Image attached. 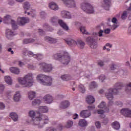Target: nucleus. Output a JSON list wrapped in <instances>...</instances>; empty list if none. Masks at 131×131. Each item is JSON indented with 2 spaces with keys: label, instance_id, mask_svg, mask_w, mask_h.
<instances>
[{
  "label": "nucleus",
  "instance_id": "nucleus-1",
  "mask_svg": "<svg viewBox=\"0 0 131 131\" xmlns=\"http://www.w3.org/2000/svg\"><path fill=\"white\" fill-rule=\"evenodd\" d=\"M29 115L32 118L31 123L34 125H38L39 128H41L45 124L49 123V118L45 115H41L37 111H31Z\"/></svg>",
  "mask_w": 131,
  "mask_h": 131
},
{
  "label": "nucleus",
  "instance_id": "nucleus-2",
  "mask_svg": "<svg viewBox=\"0 0 131 131\" xmlns=\"http://www.w3.org/2000/svg\"><path fill=\"white\" fill-rule=\"evenodd\" d=\"M115 89H108L105 93V97L108 100V105L112 106L114 101V97L113 95H117L119 92V90H121L123 88V84L122 83H116L115 84Z\"/></svg>",
  "mask_w": 131,
  "mask_h": 131
},
{
  "label": "nucleus",
  "instance_id": "nucleus-3",
  "mask_svg": "<svg viewBox=\"0 0 131 131\" xmlns=\"http://www.w3.org/2000/svg\"><path fill=\"white\" fill-rule=\"evenodd\" d=\"M18 82L26 88H30L33 83V76L32 73L28 74L24 78H18Z\"/></svg>",
  "mask_w": 131,
  "mask_h": 131
},
{
  "label": "nucleus",
  "instance_id": "nucleus-4",
  "mask_svg": "<svg viewBox=\"0 0 131 131\" xmlns=\"http://www.w3.org/2000/svg\"><path fill=\"white\" fill-rule=\"evenodd\" d=\"M62 53H56L53 56L55 60H58L64 65H67L70 62V56L67 52H63V55H62Z\"/></svg>",
  "mask_w": 131,
  "mask_h": 131
},
{
  "label": "nucleus",
  "instance_id": "nucleus-5",
  "mask_svg": "<svg viewBox=\"0 0 131 131\" xmlns=\"http://www.w3.org/2000/svg\"><path fill=\"white\" fill-rule=\"evenodd\" d=\"M37 80L43 85H52L53 79L51 77L46 76L42 74H39L37 76Z\"/></svg>",
  "mask_w": 131,
  "mask_h": 131
},
{
  "label": "nucleus",
  "instance_id": "nucleus-6",
  "mask_svg": "<svg viewBox=\"0 0 131 131\" xmlns=\"http://www.w3.org/2000/svg\"><path fill=\"white\" fill-rule=\"evenodd\" d=\"M50 22L53 25H55V24H57L58 22V24L60 26L66 30V31H68L69 30V27H68V26H67V24L65 23L63 20H59L58 19V17L57 16H53V17H51L50 20Z\"/></svg>",
  "mask_w": 131,
  "mask_h": 131
},
{
  "label": "nucleus",
  "instance_id": "nucleus-7",
  "mask_svg": "<svg viewBox=\"0 0 131 131\" xmlns=\"http://www.w3.org/2000/svg\"><path fill=\"white\" fill-rule=\"evenodd\" d=\"M64 41L70 47H71V46L77 45L80 49H83L84 46H85V43L82 40H78L76 41L72 39H64Z\"/></svg>",
  "mask_w": 131,
  "mask_h": 131
},
{
  "label": "nucleus",
  "instance_id": "nucleus-8",
  "mask_svg": "<svg viewBox=\"0 0 131 131\" xmlns=\"http://www.w3.org/2000/svg\"><path fill=\"white\" fill-rule=\"evenodd\" d=\"M81 8L87 13V14H93L95 10H94V7L92 5H90V4L88 3H83L81 5Z\"/></svg>",
  "mask_w": 131,
  "mask_h": 131
},
{
  "label": "nucleus",
  "instance_id": "nucleus-9",
  "mask_svg": "<svg viewBox=\"0 0 131 131\" xmlns=\"http://www.w3.org/2000/svg\"><path fill=\"white\" fill-rule=\"evenodd\" d=\"M38 68L41 71L44 72H50L53 70V67L51 64H47L45 62H41L38 64Z\"/></svg>",
  "mask_w": 131,
  "mask_h": 131
},
{
  "label": "nucleus",
  "instance_id": "nucleus-10",
  "mask_svg": "<svg viewBox=\"0 0 131 131\" xmlns=\"http://www.w3.org/2000/svg\"><path fill=\"white\" fill-rule=\"evenodd\" d=\"M98 108H100L101 109H104L103 110H97V113L98 114H101L100 116L105 117V115H104V113L105 112H109V108L108 107H106V103L104 101H102L99 105Z\"/></svg>",
  "mask_w": 131,
  "mask_h": 131
},
{
  "label": "nucleus",
  "instance_id": "nucleus-11",
  "mask_svg": "<svg viewBox=\"0 0 131 131\" xmlns=\"http://www.w3.org/2000/svg\"><path fill=\"white\" fill-rule=\"evenodd\" d=\"M89 110L82 111L80 113V116L83 118H88L91 116V110H94L95 109V105L89 106L88 107Z\"/></svg>",
  "mask_w": 131,
  "mask_h": 131
},
{
  "label": "nucleus",
  "instance_id": "nucleus-12",
  "mask_svg": "<svg viewBox=\"0 0 131 131\" xmlns=\"http://www.w3.org/2000/svg\"><path fill=\"white\" fill-rule=\"evenodd\" d=\"M3 22L6 24H8L9 22H11L13 29H17L18 28V26L16 24V22L14 21V20H12V17L9 15L4 17Z\"/></svg>",
  "mask_w": 131,
  "mask_h": 131
},
{
  "label": "nucleus",
  "instance_id": "nucleus-13",
  "mask_svg": "<svg viewBox=\"0 0 131 131\" xmlns=\"http://www.w3.org/2000/svg\"><path fill=\"white\" fill-rule=\"evenodd\" d=\"M24 55L26 56V55H28L29 57H33V58H35L39 61V60H41L43 58V56L42 54H34L31 51H28L27 50L26 51V52L24 53Z\"/></svg>",
  "mask_w": 131,
  "mask_h": 131
},
{
  "label": "nucleus",
  "instance_id": "nucleus-14",
  "mask_svg": "<svg viewBox=\"0 0 131 131\" xmlns=\"http://www.w3.org/2000/svg\"><path fill=\"white\" fill-rule=\"evenodd\" d=\"M86 41H87L88 45L90 46V48H91V49L97 48V43L94 38L93 37H88L86 38Z\"/></svg>",
  "mask_w": 131,
  "mask_h": 131
},
{
  "label": "nucleus",
  "instance_id": "nucleus-15",
  "mask_svg": "<svg viewBox=\"0 0 131 131\" xmlns=\"http://www.w3.org/2000/svg\"><path fill=\"white\" fill-rule=\"evenodd\" d=\"M63 4L69 8H75V2L73 0H62Z\"/></svg>",
  "mask_w": 131,
  "mask_h": 131
},
{
  "label": "nucleus",
  "instance_id": "nucleus-16",
  "mask_svg": "<svg viewBox=\"0 0 131 131\" xmlns=\"http://www.w3.org/2000/svg\"><path fill=\"white\" fill-rule=\"evenodd\" d=\"M17 22L19 25H25L26 23L29 22V18L28 17H18Z\"/></svg>",
  "mask_w": 131,
  "mask_h": 131
},
{
  "label": "nucleus",
  "instance_id": "nucleus-17",
  "mask_svg": "<svg viewBox=\"0 0 131 131\" xmlns=\"http://www.w3.org/2000/svg\"><path fill=\"white\" fill-rule=\"evenodd\" d=\"M121 113L126 117L131 118V110L128 108H123L121 110Z\"/></svg>",
  "mask_w": 131,
  "mask_h": 131
},
{
  "label": "nucleus",
  "instance_id": "nucleus-18",
  "mask_svg": "<svg viewBox=\"0 0 131 131\" xmlns=\"http://www.w3.org/2000/svg\"><path fill=\"white\" fill-rule=\"evenodd\" d=\"M70 106V102L67 100H64L60 104V107L61 109H66V108H68V106Z\"/></svg>",
  "mask_w": 131,
  "mask_h": 131
},
{
  "label": "nucleus",
  "instance_id": "nucleus-19",
  "mask_svg": "<svg viewBox=\"0 0 131 131\" xmlns=\"http://www.w3.org/2000/svg\"><path fill=\"white\" fill-rule=\"evenodd\" d=\"M44 101L47 104H50L53 101V97L50 95H47L44 97Z\"/></svg>",
  "mask_w": 131,
  "mask_h": 131
},
{
  "label": "nucleus",
  "instance_id": "nucleus-20",
  "mask_svg": "<svg viewBox=\"0 0 131 131\" xmlns=\"http://www.w3.org/2000/svg\"><path fill=\"white\" fill-rule=\"evenodd\" d=\"M61 17L64 18L71 19V15L69 12L63 10L61 11Z\"/></svg>",
  "mask_w": 131,
  "mask_h": 131
},
{
  "label": "nucleus",
  "instance_id": "nucleus-21",
  "mask_svg": "<svg viewBox=\"0 0 131 131\" xmlns=\"http://www.w3.org/2000/svg\"><path fill=\"white\" fill-rule=\"evenodd\" d=\"M15 33H14V32L12 31V30L11 29H7L6 31V37L8 38V39H11V37L12 36H14L15 35Z\"/></svg>",
  "mask_w": 131,
  "mask_h": 131
},
{
  "label": "nucleus",
  "instance_id": "nucleus-22",
  "mask_svg": "<svg viewBox=\"0 0 131 131\" xmlns=\"http://www.w3.org/2000/svg\"><path fill=\"white\" fill-rule=\"evenodd\" d=\"M104 5L103 6L104 9L106 11H109V8L111 5V0H103Z\"/></svg>",
  "mask_w": 131,
  "mask_h": 131
},
{
  "label": "nucleus",
  "instance_id": "nucleus-23",
  "mask_svg": "<svg viewBox=\"0 0 131 131\" xmlns=\"http://www.w3.org/2000/svg\"><path fill=\"white\" fill-rule=\"evenodd\" d=\"M13 99L15 102H19L20 101V99H21V94H20V92L17 91L16 92Z\"/></svg>",
  "mask_w": 131,
  "mask_h": 131
},
{
  "label": "nucleus",
  "instance_id": "nucleus-24",
  "mask_svg": "<svg viewBox=\"0 0 131 131\" xmlns=\"http://www.w3.org/2000/svg\"><path fill=\"white\" fill-rule=\"evenodd\" d=\"M86 101L88 104H93V103H95V98L91 95H89L87 96Z\"/></svg>",
  "mask_w": 131,
  "mask_h": 131
},
{
  "label": "nucleus",
  "instance_id": "nucleus-25",
  "mask_svg": "<svg viewBox=\"0 0 131 131\" xmlns=\"http://www.w3.org/2000/svg\"><path fill=\"white\" fill-rule=\"evenodd\" d=\"M45 39L46 41L49 42V43H56V42H57V40L56 39L48 36L45 37Z\"/></svg>",
  "mask_w": 131,
  "mask_h": 131
},
{
  "label": "nucleus",
  "instance_id": "nucleus-26",
  "mask_svg": "<svg viewBox=\"0 0 131 131\" xmlns=\"http://www.w3.org/2000/svg\"><path fill=\"white\" fill-rule=\"evenodd\" d=\"M49 8H50V9L52 10H54V11H57V10H58L59 9L58 5H57V4L54 2H51L50 3Z\"/></svg>",
  "mask_w": 131,
  "mask_h": 131
},
{
  "label": "nucleus",
  "instance_id": "nucleus-27",
  "mask_svg": "<svg viewBox=\"0 0 131 131\" xmlns=\"http://www.w3.org/2000/svg\"><path fill=\"white\" fill-rule=\"evenodd\" d=\"M10 70L12 73H14V74H19L20 73V70L18 69V68H11Z\"/></svg>",
  "mask_w": 131,
  "mask_h": 131
},
{
  "label": "nucleus",
  "instance_id": "nucleus-28",
  "mask_svg": "<svg viewBox=\"0 0 131 131\" xmlns=\"http://www.w3.org/2000/svg\"><path fill=\"white\" fill-rule=\"evenodd\" d=\"M5 81L8 83V84H9L10 85L13 83L12 78L9 76H6L5 77Z\"/></svg>",
  "mask_w": 131,
  "mask_h": 131
},
{
  "label": "nucleus",
  "instance_id": "nucleus-29",
  "mask_svg": "<svg viewBox=\"0 0 131 131\" xmlns=\"http://www.w3.org/2000/svg\"><path fill=\"white\" fill-rule=\"evenodd\" d=\"M39 112H41L42 113H46L48 112V111H49V108H48V107L47 106H40L39 107Z\"/></svg>",
  "mask_w": 131,
  "mask_h": 131
},
{
  "label": "nucleus",
  "instance_id": "nucleus-30",
  "mask_svg": "<svg viewBox=\"0 0 131 131\" xmlns=\"http://www.w3.org/2000/svg\"><path fill=\"white\" fill-rule=\"evenodd\" d=\"M112 126L115 129H119L120 128V124L117 121H115L112 124Z\"/></svg>",
  "mask_w": 131,
  "mask_h": 131
},
{
  "label": "nucleus",
  "instance_id": "nucleus-31",
  "mask_svg": "<svg viewBox=\"0 0 131 131\" xmlns=\"http://www.w3.org/2000/svg\"><path fill=\"white\" fill-rule=\"evenodd\" d=\"M61 78L64 81H68V80H70V79H71V76L69 75H63L61 76Z\"/></svg>",
  "mask_w": 131,
  "mask_h": 131
},
{
  "label": "nucleus",
  "instance_id": "nucleus-32",
  "mask_svg": "<svg viewBox=\"0 0 131 131\" xmlns=\"http://www.w3.org/2000/svg\"><path fill=\"white\" fill-rule=\"evenodd\" d=\"M43 28L46 31H53V30H54V29L51 28V27H50L48 24H45L43 25Z\"/></svg>",
  "mask_w": 131,
  "mask_h": 131
},
{
  "label": "nucleus",
  "instance_id": "nucleus-33",
  "mask_svg": "<svg viewBox=\"0 0 131 131\" xmlns=\"http://www.w3.org/2000/svg\"><path fill=\"white\" fill-rule=\"evenodd\" d=\"M78 125H80V126H86L88 123H86V121H85V120L81 119L79 121Z\"/></svg>",
  "mask_w": 131,
  "mask_h": 131
},
{
  "label": "nucleus",
  "instance_id": "nucleus-34",
  "mask_svg": "<svg viewBox=\"0 0 131 131\" xmlns=\"http://www.w3.org/2000/svg\"><path fill=\"white\" fill-rule=\"evenodd\" d=\"M13 120L14 121H17L18 120V115L15 113H11L10 116Z\"/></svg>",
  "mask_w": 131,
  "mask_h": 131
},
{
  "label": "nucleus",
  "instance_id": "nucleus-35",
  "mask_svg": "<svg viewBox=\"0 0 131 131\" xmlns=\"http://www.w3.org/2000/svg\"><path fill=\"white\" fill-rule=\"evenodd\" d=\"M35 97V92L30 91L28 93V98L29 100H32Z\"/></svg>",
  "mask_w": 131,
  "mask_h": 131
},
{
  "label": "nucleus",
  "instance_id": "nucleus-36",
  "mask_svg": "<svg viewBox=\"0 0 131 131\" xmlns=\"http://www.w3.org/2000/svg\"><path fill=\"white\" fill-rule=\"evenodd\" d=\"M25 45H27V43H31V42H34V39H25L23 41Z\"/></svg>",
  "mask_w": 131,
  "mask_h": 131
},
{
  "label": "nucleus",
  "instance_id": "nucleus-37",
  "mask_svg": "<svg viewBox=\"0 0 131 131\" xmlns=\"http://www.w3.org/2000/svg\"><path fill=\"white\" fill-rule=\"evenodd\" d=\"M98 86V84L95 81H93L91 83L89 88L90 90H93V89H96Z\"/></svg>",
  "mask_w": 131,
  "mask_h": 131
},
{
  "label": "nucleus",
  "instance_id": "nucleus-38",
  "mask_svg": "<svg viewBox=\"0 0 131 131\" xmlns=\"http://www.w3.org/2000/svg\"><path fill=\"white\" fill-rule=\"evenodd\" d=\"M125 92L128 94L129 93H131V82L129 83L126 85Z\"/></svg>",
  "mask_w": 131,
  "mask_h": 131
},
{
  "label": "nucleus",
  "instance_id": "nucleus-39",
  "mask_svg": "<svg viewBox=\"0 0 131 131\" xmlns=\"http://www.w3.org/2000/svg\"><path fill=\"white\" fill-rule=\"evenodd\" d=\"M24 10H29L30 8V4L28 2H25L24 3Z\"/></svg>",
  "mask_w": 131,
  "mask_h": 131
},
{
  "label": "nucleus",
  "instance_id": "nucleus-40",
  "mask_svg": "<svg viewBox=\"0 0 131 131\" xmlns=\"http://www.w3.org/2000/svg\"><path fill=\"white\" fill-rule=\"evenodd\" d=\"M73 125V122L72 121H68L66 125V127L67 128H70Z\"/></svg>",
  "mask_w": 131,
  "mask_h": 131
},
{
  "label": "nucleus",
  "instance_id": "nucleus-41",
  "mask_svg": "<svg viewBox=\"0 0 131 131\" xmlns=\"http://www.w3.org/2000/svg\"><path fill=\"white\" fill-rule=\"evenodd\" d=\"M80 31L83 34H89V33L86 31L84 27H80Z\"/></svg>",
  "mask_w": 131,
  "mask_h": 131
},
{
  "label": "nucleus",
  "instance_id": "nucleus-42",
  "mask_svg": "<svg viewBox=\"0 0 131 131\" xmlns=\"http://www.w3.org/2000/svg\"><path fill=\"white\" fill-rule=\"evenodd\" d=\"M41 103V101L39 99H35L34 101L32 102V104L34 106H35V105H39Z\"/></svg>",
  "mask_w": 131,
  "mask_h": 131
},
{
  "label": "nucleus",
  "instance_id": "nucleus-43",
  "mask_svg": "<svg viewBox=\"0 0 131 131\" xmlns=\"http://www.w3.org/2000/svg\"><path fill=\"white\" fill-rule=\"evenodd\" d=\"M79 90L81 92V93H84L85 92V88H84V86L82 84H80L78 86Z\"/></svg>",
  "mask_w": 131,
  "mask_h": 131
},
{
  "label": "nucleus",
  "instance_id": "nucleus-44",
  "mask_svg": "<svg viewBox=\"0 0 131 131\" xmlns=\"http://www.w3.org/2000/svg\"><path fill=\"white\" fill-rule=\"evenodd\" d=\"M100 117H101V118H103L102 120V123H103V124H107V123L109 122V120L108 119V118H105V117H101V115H100Z\"/></svg>",
  "mask_w": 131,
  "mask_h": 131
},
{
  "label": "nucleus",
  "instance_id": "nucleus-45",
  "mask_svg": "<svg viewBox=\"0 0 131 131\" xmlns=\"http://www.w3.org/2000/svg\"><path fill=\"white\" fill-rule=\"evenodd\" d=\"M126 17H127V12L126 11H124L122 14L121 18L123 20H124V19L126 18Z\"/></svg>",
  "mask_w": 131,
  "mask_h": 131
},
{
  "label": "nucleus",
  "instance_id": "nucleus-46",
  "mask_svg": "<svg viewBox=\"0 0 131 131\" xmlns=\"http://www.w3.org/2000/svg\"><path fill=\"white\" fill-rule=\"evenodd\" d=\"M118 68V67L114 63L112 64V65L110 66V69L111 70H115V69H117Z\"/></svg>",
  "mask_w": 131,
  "mask_h": 131
},
{
  "label": "nucleus",
  "instance_id": "nucleus-47",
  "mask_svg": "<svg viewBox=\"0 0 131 131\" xmlns=\"http://www.w3.org/2000/svg\"><path fill=\"white\" fill-rule=\"evenodd\" d=\"M99 79L101 81V82H103L105 79H106V76H104V74L101 75L99 77Z\"/></svg>",
  "mask_w": 131,
  "mask_h": 131
},
{
  "label": "nucleus",
  "instance_id": "nucleus-48",
  "mask_svg": "<svg viewBox=\"0 0 131 131\" xmlns=\"http://www.w3.org/2000/svg\"><path fill=\"white\" fill-rule=\"evenodd\" d=\"M46 131H57V129L53 127H49L46 128Z\"/></svg>",
  "mask_w": 131,
  "mask_h": 131
},
{
  "label": "nucleus",
  "instance_id": "nucleus-49",
  "mask_svg": "<svg viewBox=\"0 0 131 131\" xmlns=\"http://www.w3.org/2000/svg\"><path fill=\"white\" fill-rule=\"evenodd\" d=\"M30 14H31L33 18H34V17H35V10H33V11L31 12V13L29 12H28V15H29Z\"/></svg>",
  "mask_w": 131,
  "mask_h": 131
},
{
  "label": "nucleus",
  "instance_id": "nucleus-50",
  "mask_svg": "<svg viewBox=\"0 0 131 131\" xmlns=\"http://www.w3.org/2000/svg\"><path fill=\"white\" fill-rule=\"evenodd\" d=\"M115 105H117V106H119V107L122 106V102L120 101H117L115 102Z\"/></svg>",
  "mask_w": 131,
  "mask_h": 131
},
{
  "label": "nucleus",
  "instance_id": "nucleus-51",
  "mask_svg": "<svg viewBox=\"0 0 131 131\" xmlns=\"http://www.w3.org/2000/svg\"><path fill=\"white\" fill-rule=\"evenodd\" d=\"M95 125L97 128H100V127H101V123H100V122H96Z\"/></svg>",
  "mask_w": 131,
  "mask_h": 131
},
{
  "label": "nucleus",
  "instance_id": "nucleus-52",
  "mask_svg": "<svg viewBox=\"0 0 131 131\" xmlns=\"http://www.w3.org/2000/svg\"><path fill=\"white\" fill-rule=\"evenodd\" d=\"M39 33L40 35H43L45 34V31L41 29H39Z\"/></svg>",
  "mask_w": 131,
  "mask_h": 131
},
{
  "label": "nucleus",
  "instance_id": "nucleus-53",
  "mask_svg": "<svg viewBox=\"0 0 131 131\" xmlns=\"http://www.w3.org/2000/svg\"><path fill=\"white\" fill-rule=\"evenodd\" d=\"M5 108V104H4L2 102H0V109L1 110H4Z\"/></svg>",
  "mask_w": 131,
  "mask_h": 131
},
{
  "label": "nucleus",
  "instance_id": "nucleus-54",
  "mask_svg": "<svg viewBox=\"0 0 131 131\" xmlns=\"http://www.w3.org/2000/svg\"><path fill=\"white\" fill-rule=\"evenodd\" d=\"M110 31H111V30L110 29H106L104 30V33L106 34H109L110 33Z\"/></svg>",
  "mask_w": 131,
  "mask_h": 131
},
{
  "label": "nucleus",
  "instance_id": "nucleus-55",
  "mask_svg": "<svg viewBox=\"0 0 131 131\" xmlns=\"http://www.w3.org/2000/svg\"><path fill=\"white\" fill-rule=\"evenodd\" d=\"M28 68L29 69H31L32 70H34V69H35V68L34 67V66H33V65H29L28 66Z\"/></svg>",
  "mask_w": 131,
  "mask_h": 131
},
{
  "label": "nucleus",
  "instance_id": "nucleus-56",
  "mask_svg": "<svg viewBox=\"0 0 131 131\" xmlns=\"http://www.w3.org/2000/svg\"><path fill=\"white\" fill-rule=\"evenodd\" d=\"M73 118L74 119H76L77 118H78V115L77 114H74L73 116Z\"/></svg>",
  "mask_w": 131,
  "mask_h": 131
},
{
  "label": "nucleus",
  "instance_id": "nucleus-57",
  "mask_svg": "<svg viewBox=\"0 0 131 131\" xmlns=\"http://www.w3.org/2000/svg\"><path fill=\"white\" fill-rule=\"evenodd\" d=\"M5 90V86L3 84H0V91H4Z\"/></svg>",
  "mask_w": 131,
  "mask_h": 131
},
{
  "label": "nucleus",
  "instance_id": "nucleus-58",
  "mask_svg": "<svg viewBox=\"0 0 131 131\" xmlns=\"http://www.w3.org/2000/svg\"><path fill=\"white\" fill-rule=\"evenodd\" d=\"M57 33L59 35H62V34H64V32H63V31L60 30L58 31Z\"/></svg>",
  "mask_w": 131,
  "mask_h": 131
},
{
  "label": "nucleus",
  "instance_id": "nucleus-59",
  "mask_svg": "<svg viewBox=\"0 0 131 131\" xmlns=\"http://www.w3.org/2000/svg\"><path fill=\"white\" fill-rule=\"evenodd\" d=\"M98 65L101 67H102V66L104 65V62H103L102 61H100L98 62Z\"/></svg>",
  "mask_w": 131,
  "mask_h": 131
},
{
  "label": "nucleus",
  "instance_id": "nucleus-60",
  "mask_svg": "<svg viewBox=\"0 0 131 131\" xmlns=\"http://www.w3.org/2000/svg\"><path fill=\"white\" fill-rule=\"evenodd\" d=\"M117 27H118V26L117 25H114L112 29H113V30H115V29H116Z\"/></svg>",
  "mask_w": 131,
  "mask_h": 131
},
{
  "label": "nucleus",
  "instance_id": "nucleus-61",
  "mask_svg": "<svg viewBox=\"0 0 131 131\" xmlns=\"http://www.w3.org/2000/svg\"><path fill=\"white\" fill-rule=\"evenodd\" d=\"M117 21V19H116V17H113L112 19V22L113 23H116V21Z\"/></svg>",
  "mask_w": 131,
  "mask_h": 131
},
{
  "label": "nucleus",
  "instance_id": "nucleus-62",
  "mask_svg": "<svg viewBox=\"0 0 131 131\" xmlns=\"http://www.w3.org/2000/svg\"><path fill=\"white\" fill-rule=\"evenodd\" d=\"M18 65L20 66V67H22L23 66H24V63L21 62V61H18Z\"/></svg>",
  "mask_w": 131,
  "mask_h": 131
},
{
  "label": "nucleus",
  "instance_id": "nucleus-63",
  "mask_svg": "<svg viewBox=\"0 0 131 131\" xmlns=\"http://www.w3.org/2000/svg\"><path fill=\"white\" fill-rule=\"evenodd\" d=\"M103 30H100L98 33L99 36H102V35H103Z\"/></svg>",
  "mask_w": 131,
  "mask_h": 131
},
{
  "label": "nucleus",
  "instance_id": "nucleus-64",
  "mask_svg": "<svg viewBox=\"0 0 131 131\" xmlns=\"http://www.w3.org/2000/svg\"><path fill=\"white\" fill-rule=\"evenodd\" d=\"M40 15L42 17H45V16H46V13H45V12L42 11L40 13Z\"/></svg>",
  "mask_w": 131,
  "mask_h": 131
}]
</instances>
